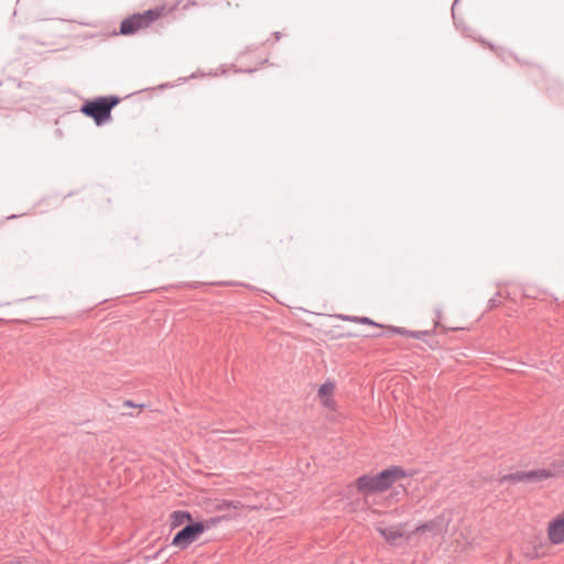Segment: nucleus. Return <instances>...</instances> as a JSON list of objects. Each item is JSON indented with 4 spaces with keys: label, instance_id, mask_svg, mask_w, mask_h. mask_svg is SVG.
I'll list each match as a JSON object with an SVG mask.
<instances>
[{
    "label": "nucleus",
    "instance_id": "nucleus-12",
    "mask_svg": "<svg viewBox=\"0 0 564 564\" xmlns=\"http://www.w3.org/2000/svg\"><path fill=\"white\" fill-rule=\"evenodd\" d=\"M171 527L177 528L192 521V516L186 511H174L170 516Z\"/></svg>",
    "mask_w": 564,
    "mask_h": 564
},
{
    "label": "nucleus",
    "instance_id": "nucleus-7",
    "mask_svg": "<svg viewBox=\"0 0 564 564\" xmlns=\"http://www.w3.org/2000/svg\"><path fill=\"white\" fill-rule=\"evenodd\" d=\"M555 477V474L547 468H536L531 470H521L511 475V479L517 482L538 484Z\"/></svg>",
    "mask_w": 564,
    "mask_h": 564
},
{
    "label": "nucleus",
    "instance_id": "nucleus-6",
    "mask_svg": "<svg viewBox=\"0 0 564 564\" xmlns=\"http://www.w3.org/2000/svg\"><path fill=\"white\" fill-rule=\"evenodd\" d=\"M545 534L549 543L555 546L564 545V509L546 522Z\"/></svg>",
    "mask_w": 564,
    "mask_h": 564
},
{
    "label": "nucleus",
    "instance_id": "nucleus-5",
    "mask_svg": "<svg viewBox=\"0 0 564 564\" xmlns=\"http://www.w3.org/2000/svg\"><path fill=\"white\" fill-rule=\"evenodd\" d=\"M204 531L205 525L202 522L186 525L173 538L172 545L185 550L195 542Z\"/></svg>",
    "mask_w": 564,
    "mask_h": 564
},
{
    "label": "nucleus",
    "instance_id": "nucleus-4",
    "mask_svg": "<svg viewBox=\"0 0 564 564\" xmlns=\"http://www.w3.org/2000/svg\"><path fill=\"white\" fill-rule=\"evenodd\" d=\"M161 15V12L158 10H149L142 14H135L132 15L121 23V33L122 34H133L138 30L144 29L149 26L152 22H154Z\"/></svg>",
    "mask_w": 564,
    "mask_h": 564
},
{
    "label": "nucleus",
    "instance_id": "nucleus-14",
    "mask_svg": "<svg viewBox=\"0 0 564 564\" xmlns=\"http://www.w3.org/2000/svg\"><path fill=\"white\" fill-rule=\"evenodd\" d=\"M358 322L361 323V324H375L373 322H371L367 317H361V318L358 319Z\"/></svg>",
    "mask_w": 564,
    "mask_h": 564
},
{
    "label": "nucleus",
    "instance_id": "nucleus-15",
    "mask_svg": "<svg viewBox=\"0 0 564 564\" xmlns=\"http://www.w3.org/2000/svg\"><path fill=\"white\" fill-rule=\"evenodd\" d=\"M224 506L226 508H229V507H234V508H237V506L232 502V501H228V502H225Z\"/></svg>",
    "mask_w": 564,
    "mask_h": 564
},
{
    "label": "nucleus",
    "instance_id": "nucleus-10",
    "mask_svg": "<svg viewBox=\"0 0 564 564\" xmlns=\"http://www.w3.org/2000/svg\"><path fill=\"white\" fill-rule=\"evenodd\" d=\"M554 546L555 545L549 543L547 538H545V540L539 538L531 543V556L536 560L546 557L550 554L551 547Z\"/></svg>",
    "mask_w": 564,
    "mask_h": 564
},
{
    "label": "nucleus",
    "instance_id": "nucleus-8",
    "mask_svg": "<svg viewBox=\"0 0 564 564\" xmlns=\"http://www.w3.org/2000/svg\"><path fill=\"white\" fill-rule=\"evenodd\" d=\"M379 533L390 544H397L399 541H409L412 531L408 532L405 524H397L389 528H378Z\"/></svg>",
    "mask_w": 564,
    "mask_h": 564
},
{
    "label": "nucleus",
    "instance_id": "nucleus-13",
    "mask_svg": "<svg viewBox=\"0 0 564 564\" xmlns=\"http://www.w3.org/2000/svg\"><path fill=\"white\" fill-rule=\"evenodd\" d=\"M392 330L399 335L410 336V337H414V338H421V333H419V332H410V330H406V329L400 328V327H393Z\"/></svg>",
    "mask_w": 564,
    "mask_h": 564
},
{
    "label": "nucleus",
    "instance_id": "nucleus-3",
    "mask_svg": "<svg viewBox=\"0 0 564 564\" xmlns=\"http://www.w3.org/2000/svg\"><path fill=\"white\" fill-rule=\"evenodd\" d=\"M119 102L116 97H101L91 101H87L82 112L93 118L96 124L100 126L110 119L111 109Z\"/></svg>",
    "mask_w": 564,
    "mask_h": 564
},
{
    "label": "nucleus",
    "instance_id": "nucleus-9",
    "mask_svg": "<svg viewBox=\"0 0 564 564\" xmlns=\"http://www.w3.org/2000/svg\"><path fill=\"white\" fill-rule=\"evenodd\" d=\"M336 386L332 381L324 382L317 392L318 402L327 410L335 411L337 409V402L334 399Z\"/></svg>",
    "mask_w": 564,
    "mask_h": 564
},
{
    "label": "nucleus",
    "instance_id": "nucleus-2",
    "mask_svg": "<svg viewBox=\"0 0 564 564\" xmlns=\"http://www.w3.org/2000/svg\"><path fill=\"white\" fill-rule=\"evenodd\" d=\"M451 516L446 512L419 523L412 531V535L424 539L444 538L448 532Z\"/></svg>",
    "mask_w": 564,
    "mask_h": 564
},
{
    "label": "nucleus",
    "instance_id": "nucleus-11",
    "mask_svg": "<svg viewBox=\"0 0 564 564\" xmlns=\"http://www.w3.org/2000/svg\"><path fill=\"white\" fill-rule=\"evenodd\" d=\"M435 326L441 327L444 330L465 329V327L462 326L458 321L452 318V316H449L448 314L442 313V312H438L436 314Z\"/></svg>",
    "mask_w": 564,
    "mask_h": 564
},
{
    "label": "nucleus",
    "instance_id": "nucleus-1",
    "mask_svg": "<svg viewBox=\"0 0 564 564\" xmlns=\"http://www.w3.org/2000/svg\"><path fill=\"white\" fill-rule=\"evenodd\" d=\"M410 474L400 466H391L376 475H365L356 480L358 491L365 495L383 492Z\"/></svg>",
    "mask_w": 564,
    "mask_h": 564
}]
</instances>
